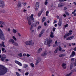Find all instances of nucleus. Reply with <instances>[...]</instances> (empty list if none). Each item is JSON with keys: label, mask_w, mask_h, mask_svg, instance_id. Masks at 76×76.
I'll return each mask as SVG.
<instances>
[{"label": "nucleus", "mask_w": 76, "mask_h": 76, "mask_svg": "<svg viewBox=\"0 0 76 76\" xmlns=\"http://www.w3.org/2000/svg\"><path fill=\"white\" fill-rule=\"evenodd\" d=\"M47 4H48V2L45 1V5H47Z\"/></svg>", "instance_id": "nucleus-44"}, {"label": "nucleus", "mask_w": 76, "mask_h": 76, "mask_svg": "<svg viewBox=\"0 0 76 76\" xmlns=\"http://www.w3.org/2000/svg\"><path fill=\"white\" fill-rule=\"evenodd\" d=\"M45 18L44 17H43V18L42 19V22H44V21H45Z\"/></svg>", "instance_id": "nucleus-31"}, {"label": "nucleus", "mask_w": 76, "mask_h": 76, "mask_svg": "<svg viewBox=\"0 0 76 76\" xmlns=\"http://www.w3.org/2000/svg\"><path fill=\"white\" fill-rule=\"evenodd\" d=\"M72 14H74V16H76V10H74V12H72Z\"/></svg>", "instance_id": "nucleus-28"}, {"label": "nucleus", "mask_w": 76, "mask_h": 76, "mask_svg": "<svg viewBox=\"0 0 76 76\" xmlns=\"http://www.w3.org/2000/svg\"><path fill=\"white\" fill-rule=\"evenodd\" d=\"M41 28V26H39L38 27V29H40Z\"/></svg>", "instance_id": "nucleus-46"}, {"label": "nucleus", "mask_w": 76, "mask_h": 76, "mask_svg": "<svg viewBox=\"0 0 76 76\" xmlns=\"http://www.w3.org/2000/svg\"><path fill=\"white\" fill-rule=\"evenodd\" d=\"M27 67H28V65L25 64H23V68H26Z\"/></svg>", "instance_id": "nucleus-24"}, {"label": "nucleus", "mask_w": 76, "mask_h": 76, "mask_svg": "<svg viewBox=\"0 0 76 76\" xmlns=\"http://www.w3.org/2000/svg\"><path fill=\"white\" fill-rule=\"evenodd\" d=\"M76 66V62H75L74 65H73V66Z\"/></svg>", "instance_id": "nucleus-57"}, {"label": "nucleus", "mask_w": 76, "mask_h": 76, "mask_svg": "<svg viewBox=\"0 0 76 76\" xmlns=\"http://www.w3.org/2000/svg\"><path fill=\"white\" fill-rule=\"evenodd\" d=\"M62 66L64 69H66V64L65 63H63L62 64Z\"/></svg>", "instance_id": "nucleus-14"}, {"label": "nucleus", "mask_w": 76, "mask_h": 76, "mask_svg": "<svg viewBox=\"0 0 76 76\" xmlns=\"http://www.w3.org/2000/svg\"><path fill=\"white\" fill-rule=\"evenodd\" d=\"M72 45L74 46V45H75V43H72Z\"/></svg>", "instance_id": "nucleus-60"}, {"label": "nucleus", "mask_w": 76, "mask_h": 76, "mask_svg": "<svg viewBox=\"0 0 76 76\" xmlns=\"http://www.w3.org/2000/svg\"><path fill=\"white\" fill-rule=\"evenodd\" d=\"M54 22L53 23L54 24V23H56V22H57V21L56 20H54Z\"/></svg>", "instance_id": "nucleus-55"}, {"label": "nucleus", "mask_w": 76, "mask_h": 76, "mask_svg": "<svg viewBox=\"0 0 76 76\" xmlns=\"http://www.w3.org/2000/svg\"><path fill=\"white\" fill-rule=\"evenodd\" d=\"M0 7L2 8L4 7V1L1 0H0Z\"/></svg>", "instance_id": "nucleus-5"}, {"label": "nucleus", "mask_w": 76, "mask_h": 76, "mask_svg": "<svg viewBox=\"0 0 76 76\" xmlns=\"http://www.w3.org/2000/svg\"><path fill=\"white\" fill-rule=\"evenodd\" d=\"M18 56L19 57H22V53H20L18 55Z\"/></svg>", "instance_id": "nucleus-33"}, {"label": "nucleus", "mask_w": 76, "mask_h": 76, "mask_svg": "<svg viewBox=\"0 0 76 76\" xmlns=\"http://www.w3.org/2000/svg\"><path fill=\"white\" fill-rule=\"evenodd\" d=\"M63 5H62V4H59L58 5V7H61Z\"/></svg>", "instance_id": "nucleus-25"}, {"label": "nucleus", "mask_w": 76, "mask_h": 76, "mask_svg": "<svg viewBox=\"0 0 76 76\" xmlns=\"http://www.w3.org/2000/svg\"><path fill=\"white\" fill-rule=\"evenodd\" d=\"M12 31L14 33H16V32H17V31L15 29H13L12 30Z\"/></svg>", "instance_id": "nucleus-39"}, {"label": "nucleus", "mask_w": 76, "mask_h": 76, "mask_svg": "<svg viewBox=\"0 0 76 76\" xmlns=\"http://www.w3.org/2000/svg\"><path fill=\"white\" fill-rule=\"evenodd\" d=\"M1 50H2V51H4V48H2Z\"/></svg>", "instance_id": "nucleus-54"}, {"label": "nucleus", "mask_w": 76, "mask_h": 76, "mask_svg": "<svg viewBox=\"0 0 76 76\" xmlns=\"http://www.w3.org/2000/svg\"><path fill=\"white\" fill-rule=\"evenodd\" d=\"M73 64L72 63L70 65V70H72V68H73Z\"/></svg>", "instance_id": "nucleus-27"}, {"label": "nucleus", "mask_w": 76, "mask_h": 76, "mask_svg": "<svg viewBox=\"0 0 76 76\" xmlns=\"http://www.w3.org/2000/svg\"><path fill=\"white\" fill-rule=\"evenodd\" d=\"M52 40L50 39V38L46 39L45 42V44L48 45V44H50L51 43Z\"/></svg>", "instance_id": "nucleus-3"}, {"label": "nucleus", "mask_w": 76, "mask_h": 76, "mask_svg": "<svg viewBox=\"0 0 76 76\" xmlns=\"http://www.w3.org/2000/svg\"><path fill=\"white\" fill-rule=\"evenodd\" d=\"M18 35H19V36L20 37H21V35L19 33H18Z\"/></svg>", "instance_id": "nucleus-59"}, {"label": "nucleus", "mask_w": 76, "mask_h": 76, "mask_svg": "<svg viewBox=\"0 0 76 76\" xmlns=\"http://www.w3.org/2000/svg\"><path fill=\"white\" fill-rule=\"evenodd\" d=\"M44 25L45 26H46L47 25V23L46 22L44 23Z\"/></svg>", "instance_id": "nucleus-56"}, {"label": "nucleus", "mask_w": 76, "mask_h": 76, "mask_svg": "<svg viewBox=\"0 0 76 76\" xmlns=\"http://www.w3.org/2000/svg\"><path fill=\"white\" fill-rule=\"evenodd\" d=\"M34 44L33 43V44H32V41H26L25 42V44L26 45H33Z\"/></svg>", "instance_id": "nucleus-4"}, {"label": "nucleus", "mask_w": 76, "mask_h": 76, "mask_svg": "<svg viewBox=\"0 0 76 76\" xmlns=\"http://www.w3.org/2000/svg\"><path fill=\"white\" fill-rule=\"evenodd\" d=\"M30 65L31 66V67H34L35 66H34V64L32 63H31V64H30Z\"/></svg>", "instance_id": "nucleus-36"}, {"label": "nucleus", "mask_w": 76, "mask_h": 76, "mask_svg": "<svg viewBox=\"0 0 76 76\" xmlns=\"http://www.w3.org/2000/svg\"><path fill=\"white\" fill-rule=\"evenodd\" d=\"M28 19V23L29 25H31V23H32L31 22V20L29 19L28 18H27Z\"/></svg>", "instance_id": "nucleus-15"}, {"label": "nucleus", "mask_w": 76, "mask_h": 76, "mask_svg": "<svg viewBox=\"0 0 76 76\" xmlns=\"http://www.w3.org/2000/svg\"><path fill=\"white\" fill-rule=\"evenodd\" d=\"M15 73L17 75V76H20V74L19 73H18V72H16Z\"/></svg>", "instance_id": "nucleus-34"}, {"label": "nucleus", "mask_w": 76, "mask_h": 76, "mask_svg": "<svg viewBox=\"0 0 76 76\" xmlns=\"http://www.w3.org/2000/svg\"><path fill=\"white\" fill-rule=\"evenodd\" d=\"M33 26H36V24L34 25V24H33L31 25V27L30 28L31 30L32 29V28H33Z\"/></svg>", "instance_id": "nucleus-20"}, {"label": "nucleus", "mask_w": 76, "mask_h": 76, "mask_svg": "<svg viewBox=\"0 0 76 76\" xmlns=\"http://www.w3.org/2000/svg\"><path fill=\"white\" fill-rule=\"evenodd\" d=\"M72 72H71L69 74H68L66 75V76H71L72 75Z\"/></svg>", "instance_id": "nucleus-32"}, {"label": "nucleus", "mask_w": 76, "mask_h": 76, "mask_svg": "<svg viewBox=\"0 0 76 76\" xmlns=\"http://www.w3.org/2000/svg\"><path fill=\"white\" fill-rule=\"evenodd\" d=\"M23 56H24V57H25V56H26V54L25 53H24L23 54Z\"/></svg>", "instance_id": "nucleus-52"}, {"label": "nucleus", "mask_w": 76, "mask_h": 76, "mask_svg": "<svg viewBox=\"0 0 76 76\" xmlns=\"http://www.w3.org/2000/svg\"><path fill=\"white\" fill-rule=\"evenodd\" d=\"M53 32H54L56 31V28L53 27Z\"/></svg>", "instance_id": "nucleus-45"}, {"label": "nucleus", "mask_w": 76, "mask_h": 76, "mask_svg": "<svg viewBox=\"0 0 76 76\" xmlns=\"http://www.w3.org/2000/svg\"><path fill=\"white\" fill-rule=\"evenodd\" d=\"M23 5H24V6H25L26 5V3H24L23 4Z\"/></svg>", "instance_id": "nucleus-62"}, {"label": "nucleus", "mask_w": 76, "mask_h": 76, "mask_svg": "<svg viewBox=\"0 0 76 76\" xmlns=\"http://www.w3.org/2000/svg\"><path fill=\"white\" fill-rule=\"evenodd\" d=\"M15 62L16 64H18V65H19V66H22V64H21V63H20V62L18 61H15Z\"/></svg>", "instance_id": "nucleus-11"}, {"label": "nucleus", "mask_w": 76, "mask_h": 76, "mask_svg": "<svg viewBox=\"0 0 76 76\" xmlns=\"http://www.w3.org/2000/svg\"><path fill=\"white\" fill-rule=\"evenodd\" d=\"M39 4L38 2H37L36 3V6H35V10H38V8H39Z\"/></svg>", "instance_id": "nucleus-6"}, {"label": "nucleus", "mask_w": 76, "mask_h": 76, "mask_svg": "<svg viewBox=\"0 0 76 76\" xmlns=\"http://www.w3.org/2000/svg\"><path fill=\"white\" fill-rule=\"evenodd\" d=\"M59 44V42H57V41H56L55 42V44L53 45V47H56V46H58V45Z\"/></svg>", "instance_id": "nucleus-10"}, {"label": "nucleus", "mask_w": 76, "mask_h": 76, "mask_svg": "<svg viewBox=\"0 0 76 76\" xmlns=\"http://www.w3.org/2000/svg\"><path fill=\"white\" fill-rule=\"evenodd\" d=\"M17 6L18 7H21V3H18V4Z\"/></svg>", "instance_id": "nucleus-26"}, {"label": "nucleus", "mask_w": 76, "mask_h": 76, "mask_svg": "<svg viewBox=\"0 0 76 76\" xmlns=\"http://www.w3.org/2000/svg\"><path fill=\"white\" fill-rule=\"evenodd\" d=\"M58 51V49H57L56 50L54 51V53H57V51Z\"/></svg>", "instance_id": "nucleus-40"}, {"label": "nucleus", "mask_w": 76, "mask_h": 76, "mask_svg": "<svg viewBox=\"0 0 76 76\" xmlns=\"http://www.w3.org/2000/svg\"><path fill=\"white\" fill-rule=\"evenodd\" d=\"M67 34H65L64 36V38H67Z\"/></svg>", "instance_id": "nucleus-42"}, {"label": "nucleus", "mask_w": 76, "mask_h": 76, "mask_svg": "<svg viewBox=\"0 0 76 76\" xmlns=\"http://www.w3.org/2000/svg\"><path fill=\"white\" fill-rule=\"evenodd\" d=\"M9 41L10 42H12V44H13L15 42V40H14L13 39H10V40Z\"/></svg>", "instance_id": "nucleus-16"}, {"label": "nucleus", "mask_w": 76, "mask_h": 76, "mask_svg": "<svg viewBox=\"0 0 76 76\" xmlns=\"http://www.w3.org/2000/svg\"><path fill=\"white\" fill-rule=\"evenodd\" d=\"M65 51V50H61V53H64Z\"/></svg>", "instance_id": "nucleus-47"}, {"label": "nucleus", "mask_w": 76, "mask_h": 76, "mask_svg": "<svg viewBox=\"0 0 76 76\" xmlns=\"http://www.w3.org/2000/svg\"><path fill=\"white\" fill-rule=\"evenodd\" d=\"M44 30H42L40 33L39 34V37H41V36H42V35L43 34V33H44Z\"/></svg>", "instance_id": "nucleus-12"}, {"label": "nucleus", "mask_w": 76, "mask_h": 76, "mask_svg": "<svg viewBox=\"0 0 76 76\" xmlns=\"http://www.w3.org/2000/svg\"><path fill=\"white\" fill-rule=\"evenodd\" d=\"M72 71L73 72H76V70L75 69H73L72 70Z\"/></svg>", "instance_id": "nucleus-50"}, {"label": "nucleus", "mask_w": 76, "mask_h": 76, "mask_svg": "<svg viewBox=\"0 0 76 76\" xmlns=\"http://www.w3.org/2000/svg\"><path fill=\"white\" fill-rule=\"evenodd\" d=\"M2 45V46H3V47H5V46L4 45V42H2L1 45L0 44V45Z\"/></svg>", "instance_id": "nucleus-35"}, {"label": "nucleus", "mask_w": 76, "mask_h": 76, "mask_svg": "<svg viewBox=\"0 0 76 76\" xmlns=\"http://www.w3.org/2000/svg\"><path fill=\"white\" fill-rule=\"evenodd\" d=\"M33 16H34V15L31 14V15L30 18L31 20H32V22H35V20H34V18H33Z\"/></svg>", "instance_id": "nucleus-8"}, {"label": "nucleus", "mask_w": 76, "mask_h": 76, "mask_svg": "<svg viewBox=\"0 0 76 76\" xmlns=\"http://www.w3.org/2000/svg\"><path fill=\"white\" fill-rule=\"evenodd\" d=\"M12 38L15 41H17V39H16V38H15V36H13L12 37Z\"/></svg>", "instance_id": "nucleus-41"}, {"label": "nucleus", "mask_w": 76, "mask_h": 76, "mask_svg": "<svg viewBox=\"0 0 76 76\" xmlns=\"http://www.w3.org/2000/svg\"><path fill=\"white\" fill-rule=\"evenodd\" d=\"M42 48H40L37 51V53H40V52H41V51H42Z\"/></svg>", "instance_id": "nucleus-17"}, {"label": "nucleus", "mask_w": 76, "mask_h": 76, "mask_svg": "<svg viewBox=\"0 0 76 76\" xmlns=\"http://www.w3.org/2000/svg\"><path fill=\"white\" fill-rule=\"evenodd\" d=\"M46 15L47 16H48V13H49V12L48 11H47L46 12Z\"/></svg>", "instance_id": "nucleus-51"}, {"label": "nucleus", "mask_w": 76, "mask_h": 76, "mask_svg": "<svg viewBox=\"0 0 76 76\" xmlns=\"http://www.w3.org/2000/svg\"><path fill=\"white\" fill-rule=\"evenodd\" d=\"M76 66V62H75L74 65H73V66Z\"/></svg>", "instance_id": "nucleus-58"}, {"label": "nucleus", "mask_w": 76, "mask_h": 76, "mask_svg": "<svg viewBox=\"0 0 76 76\" xmlns=\"http://www.w3.org/2000/svg\"><path fill=\"white\" fill-rule=\"evenodd\" d=\"M59 26H61V21H59L58 24Z\"/></svg>", "instance_id": "nucleus-29"}, {"label": "nucleus", "mask_w": 76, "mask_h": 76, "mask_svg": "<svg viewBox=\"0 0 76 76\" xmlns=\"http://www.w3.org/2000/svg\"><path fill=\"white\" fill-rule=\"evenodd\" d=\"M25 75L26 76H28V75H29V73H28V72H26V73Z\"/></svg>", "instance_id": "nucleus-49"}, {"label": "nucleus", "mask_w": 76, "mask_h": 76, "mask_svg": "<svg viewBox=\"0 0 76 76\" xmlns=\"http://www.w3.org/2000/svg\"><path fill=\"white\" fill-rule=\"evenodd\" d=\"M59 48L60 51H61V50H62V48L60 46H59Z\"/></svg>", "instance_id": "nucleus-38"}, {"label": "nucleus", "mask_w": 76, "mask_h": 76, "mask_svg": "<svg viewBox=\"0 0 76 76\" xmlns=\"http://www.w3.org/2000/svg\"><path fill=\"white\" fill-rule=\"evenodd\" d=\"M75 55V52L73 51L72 52V54L70 55V57H74Z\"/></svg>", "instance_id": "nucleus-13"}, {"label": "nucleus", "mask_w": 76, "mask_h": 76, "mask_svg": "<svg viewBox=\"0 0 76 76\" xmlns=\"http://www.w3.org/2000/svg\"><path fill=\"white\" fill-rule=\"evenodd\" d=\"M39 61L38 60V59L37 60V61L36 63H35L36 65H37L38 64V63H39Z\"/></svg>", "instance_id": "nucleus-37"}, {"label": "nucleus", "mask_w": 76, "mask_h": 76, "mask_svg": "<svg viewBox=\"0 0 76 76\" xmlns=\"http://www.w3.org/2000/svg\"><path fill=\"white\" fill-rule=\"evenodd\" d=\"M7 72V69L3 66H0V76L4 75Z\"/></svg>", "instance_id": "nucleus-1"}, {"label": "nucleus", "mask_w": 76, "mask_h": 76, "mask_svg": "<svg viewBox=\"0 0 76 76\" xmlns=\"http://www.w3.org/2000/svg\"><path fill=\"white\" fill-rule=\"evenodd\" d=\"M69 26V25L67 24H66V25H64V27H65V28H66V27H67V26Z\"/></svg>", "instance_id": "nucleus-48"}, {"label": "nucleus", "mask_w": 76, "mask_h": 76, "mask_svg": "<svg viewBox=\"0 0 76 76\" xmlns=\"http://www.w3.org/2000/svg\"><path fill=\"white\" fill-rule=\"evenodd\" d=\"M42 12H43V11H42V10H41L40 11L38 14V16H40L41 15L42 13Z\"/></svg>", "instance_id": "nucleus-18"}, {"label": "nucleus", "mask_w": 76, "mask_h": 76, "mask_svg": "<svg viewBox=\"0 0 76 76\" xmlns=\"http://www.w3.org/2000/svg\"><path fill=\"white\" fill-rule=\"evenodd\" d=\"M65 56H66V54H62L59 55V57H64Z\"/></svg>", "instance_id": "nucleus-23"}, {"label": "nucleus", "mask_w": 76, "mask_h": 76, "mask_svg": "<svg viewBox=\"0 0 76 76\" xmlns=\"http://www.w3.org/2000/svg\"><path fill=\"white\" fill-rule=\"evenodd\" d=\"M9 59H6V60H5V61H9Z\"/></svg>", "instance_id": "nucleus-63"}, {"label": "nucleus", "mask_w": 76, "mask_h": 76, "mask_svg": "<svg viewBox=\"0 0 76 76\" xmlns=\"http://www.w3.org/2000/svg\"><path fill=\"white\" fill-rule=\"evenodd\" d=\"M50 37L52 38H54V35L53 34V33L52 32H51Z\"/></svg>", "instance_id": "nucleus-19"}, {"label": "nucleus", "mask_w": 76, "mask_h": 76, "mask_svg": "<svg viewBox=\"0 0 76 76\" xmlns=\"http://www.w3.org/2000/svg\"><path fill=\"white\" fill-rule=\"evenodd\" d=\"M1 25L4 26L5 25V23H4V22H2V23H1Z\"/></svg>", "instance_id": "nucleus-43"}, {"label": "nucleus", "mask_w": 76, "mask_h": 76, "mask_svg": "<svg viewBox=\"0 0 76 76\" xmlns=\"http://www.w3.org/2000/svg\"><path fill=\"white\" fill-rule=\"evenodd\" d=\"M72 34V33H67L66 34L67 37H69V35H70Z\"/></svg>", "instance_id": "nucleus-30"}, {"label": "nucleus", "mask_w": 76, "mask_h": 76, "mask_svg": "<svg viewBox=\"0 0 76 76\" xmlns=\"http://www.w3.org/2000/svg\"><path fill=\"white\" fill-rule=\"evenodd\" d=\"M72 32H73V31H72V30H70L69 31V33H72Z\"/></svg>", "instance_id": "nucleus-61"}, {"label": "nucleus", "mask_w": 76, "mask_h": 76, "mask_svg": "<svg viewBox=\"0 0 76 76\" xmlns=\"http://www.w3.org/2000/svg\"><path fill=\"white\" fill-rule=\"evenodd\" d=\"M75 37L74 36H72L71 37H69L66 38V40L68 41L69 40H71L72 39L74 38Z\"/></svg>", "instance_id": "nucleus-7"}, {"label": "nucleus", "mask_w": 76, "mask_h": 76, "mask_svg": "<svg viewBox=\"0 0 76 76\" xmlns=\"http://www.w3.org/2000/svg\"><path fill=\"white\" fill-rule=\"evenodd\" d=\"M6 59V57H4L1 58V61H4V59Z\"/></svg>", "instance_id": "nucleus-21"}, {"label": "nucleus", "mask_w": 76, "mask_h": 76, "mask_svg": "<svg viewBox=\"0 0 76 76\" xmlns=\"http://www.w3.org/2000/svg\"><path fill=\"white\" fill-rule=\"evenodd\" d=\"M48 53V52H47V51H45L42 54V56H43V57H44V56H46V55Z\"/></svg>", "instance_id": "nucleus-9"}, {"label": "nucleus", "mask_w": 76, "mask_h": 76, "mask_svg": "<svg viewBox=\"0 0 76 76\" xmlns=\"http://www.w3.org/2000/svg\"><path fill=\"white\" fill-rule=\"evenodd\" d=\"M74 51H76V47L73 49Z\"/></svg>", "instance_id": "nucleus-64"}, {"label": "nucleus", "mask_w": 76, "mask_h": 76, "mask_svg": "<svg viewBox=\"0 0 76 76\" xmlns=\"http://www.w3.org/2000/svg\"><path fill=\"white\" fill-rule=\"evenodd\" d=\"M13 45H15V46H18L19 45H18V43L15 42L14 43V44H13Z\"/></svg>", "instance_id": "nucleus-22"}, {"label": "nucleus", "mask_w": 76, "mask_h": 76, "mask_svg": "<svg viewBox=\"0 0 76 76\" xmlns=\"http://www.w3.org/2000/svg\"><path fill=\"white\" fill-rule=\"evenodd\" d=\"M0 38L2 40H5V37L3 35V32L2 30L0 29Z\"/></svg>", "instance_id": "nucleus-2"}, {"label": "nucleus", "mask_w": 76, "mask_h": 76, "mask_svg": "<svg viewBox=\"0 0 76 76\" xmlns=\"http://www.w3.org/2000/svg\"><path fill=\"white\" fill-rule=\"evenodd\" d=\"M71 61H74V58H72L71 59Z\"/></svg>", "instance_id": "nucleus-53"}]
</instances>
